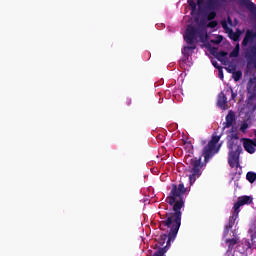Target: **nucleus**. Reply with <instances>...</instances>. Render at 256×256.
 Returning <instances> with one entry per match:
<instances>
[{"mask_svg": "<svg viewBox=\"0 0 256 256\" xmlns=\"http://www.w3.org/2000/svg\"><path fill=\"white\" fill-rule=\"evenodd\" d=\"M187 193V188L183 183H180L178 186L176 184L172 185V189L169 195L166 198V203L173 206V211L165 214V219L160 221L159 228L161 231H167V234L160 235L159 243L160 245H165L171 247V242L175 241L177 238V233L181 228V209L185 207V200H183V195Z\"/></svg>", "mask_w": 256, "mask_h": 256, "instance_id": "f257e3e1", "label": "nucleus"}, {"mask_svg": "<svg viewBox=\"0 0 256 256\" xmlns=\"http://www.w3.org/2000/svg\"><path fill=\"white\" fill-rule=\"evenodd\" d=\"M228 148V164L233 169L239 167V157L243 153V139L239 138L237 132H232L228 135L227 140Z\"/></svg>", "mask_w": 256, "mask_h": 256, "instance_id": "f03ea898", "label": "nucleus"}, {"mask_svg": "<svg viewBox=\"0 0 256 256\" xmlns=\"http://www.w3.org/2000/svg\"><path fill=\"white\" fill-rule=\"evenodd\" d=\"M197 37H199L201 43H206V41L209 39L207 30L203 28H196L192 25L188 26L184 34V41H186L188 45H193L195 44V41H197Z\"/></svg>", "mask_w": 256, "mask_h": 256, "instance_id": "7ed1b4c3", "label": "nucleus"}, {"mask_svg": "<svg viewBox=\"0 0 256 256\" xmlns=\"http://www.w3.org/2000/svg\"><path fill=\"white\" fill-rule=\"evenodd\" d=\"M219 141H221V136L213 135L208 144L203 148L202 156L204 157V163H209L219 153V147H217Z\"/></svg>", "mask_w": 256, "mask_h": 256, "instance_id": "20e7f679", "label": "nucleus"}, {"mask_svg": "<svg viewBox=\"0 0 256 256\" xmlns=\"http://www.w3.org/2000/svg\"><path fill=\"white\" fill-rule=\"evenodd\" d=\"M228 0H208L209 9H225ZM241 5H244L250 13H256V4L251 0H238Z\"/></svg>", "mask_w": 256, "mask_h": 256, "instance_id": "39448f33", "label": "nucleus"}, {"mask_svg": "<svg viewBox=\"0 0 256 256\" xmlns=\"http://www.w3.org/2000/svg\"><path fill=\"white\" fill-rule=\"evenodd\" d=\"M190 173H192L189 176L190 185L194 184L195 181H197V178L201 177V158H192L190 160Z\"/></svg>", "mask_w": 256, "mask_h": 256, "instance_id": "423d86ee", "label": "nucleus"}, {"mask_svg": "<svg viewBox=\"0 0 256 256\" xmlns=\"http://www.w3.org/2000/svg\"><path fill=\"white\" fill-rule=\"evenodd\" d=\"M251 203H253V197L251 196H240L238 197L237 202L234 204V211L236 213H239L241 210V207H243V205H251Z\"/></svg>", "mask_w": 256, "mask_h": 256, "instance_id": "0eeeda50", "label": "nucleus"}, {"mask_svg": "<svg viewBox=\"0 0 256 256\" xmlns=\"http://www.w3.org/2000/svg\"><path fill=\"white\" fill-rule=\"evenodd\" d=\"M226 245L228 246V253H231V251H233V249H235V247H237V249H239L241 247V240L239 238V236H237V234L234 235L233 238L230 239H226L225 240Z\"/></svg>", "mask_w": 256, "mask_h": 256, "instance_id": "6e6552de", "label": "nucleus"}, {"mask_svg": "<svg viewBox=\"0 0 256 256\" xmlns=\"http://www.w3.org/2000/svg\"><path fill=\"white\" fill-rule=\"evenodd\" d=\"M237 217H239V213L234 211L232 216L229 217L228 223L224 228L223 237H227V235H229V231L235 226V221H237Z\"/></svg>", "mask_w": 256, "mask_h": 256, "instance_id": "1a4fd4ad", "label": "nucleus"}, {"mask_svg": "<svg viewBox=\"0 0 256 256\" xmlns=\"http://www.w3.org/2000/svg\"><path fill=\"white\" fill-rule=\"evenodd\" d=\"M243 147L247 153H250V155H253L255 153L256 149V141L249 138H243Z\"/></svg>", "mask_w": 256, "mask_h": 256, "instance_id": "9d476101", "label": "nucleus"}, {"mask_svg": "<svg viewBox=\"0 0 256 256\" xmlns=\"http://www.w3.org/2000/svg\"><path fill=\"white\" fill-rule=\"evenodd\" d=\"M233 123H235V112L229 111L226 115V121L223 123V129H229V127H233Z\"/></svg>", "mask_w": 256, "mask_h": 256, "instance_id": "9b49d317", "label": "nucleus"}, {"mask_svg": "<svg viewBox=\"0 0 256 256\" xmlns=\"http://www.w3.org/2000/svg\"><path fill=\"white\" fill-rule=\"evenodd\" d=\"M217 104L221 107V109H225V106L227 105V96L225 95V93L221 92L218 95Z\"/></svg>", "mask_w": 256, "mask_h": 256, "instance_id": "f8f14e48", "label": "nucleus"}, {"mask_svg": "<svg viewBox=\"0 0 256 256\" xmlns=\"http://www.w3.org/2000/svg\"><path fill=\"white\" fill-rule=\"evenodd\" d=\"M240 245L242 249L238 248V251L241 253V255H244V253H247V251L252 248L251 242L249 240H245Z\"/></svg>", "mask_w": 256, "mask_h": 256, "instance_id": "ddd939ff", "label": "nucleus"}, {"mask_svg": "<svg viewBox=\"0 0 256 256\" xmlns=\"http://www.w3.org/2000/svg\"><path fill=\"white\" fill-rule=\"evenodd\" d=\"M207 7L211 11L207 14V20L213 21V19H215V17H217V12H215V11H219V9H222V8H218V9L209 8V1L207 2Z\"/></svg>", "mask_w": 256, "mask_h": 256, "instance_id": "4468645a", "label": "nucleus"}, {"mask_svg": "<svg viewBox=\"0 0 256 256\" xmlns=\"http://www.w3.org/2000/svg\"><path fill=\"white\" fill-rule=\"evenodd\" d=\"M215 59L220 61V63H223V65H226V63H227V52H225V51L218 52Z\"/></svg>", "mask_w": 256, "mask_h": 256, "instance_id": "2eb2a0df", "label": "nucleus"}, {"mask_svg": "<svg viewBox=\"0 0 256 256\" xmlns=\"http://www.w3.org/2000/svg\"><path fill=\"white\" fill-rule=\"evenodd\" d=\"M195 49H197V46H195V44H190V46H186L182 49V54L186 59H189V51H193Z\"/></svg>", "mask_w": 256, "mask_h": 256, "instance_id": "dca6fc26", "label": "nucleus"}, {"mask_svg": "<svg viewBox=\"0 0 256 256\" xmlns=\"http://www.w3.org/2000/svg\"><path fill=\"white\" fill-rule=\"evenodd\" d=\"M241 33L242 32L239 29H237L236 32L231 31L229 33V37H230V39H232V41L237 42V41H239V39L241 37Z\"/></svg>", "mask_w": 256, "mask_h": 256, "instance_id": "f3484780", "label": "nucleus"}, {"mask_svg": "<svg viewBox=\"0 0 256 256\" xmlns=\"http://www.w3.org/2000/svg\"><path fill=\"white\" fill-rule=\"evenodd\" d=\"M246 179L249 183H255L256 181V173L255 172H248L246 174Z\"/></svg>", "mask_w": 256, "mask_h": 256, "instance_id": "a211bd4d", "label": "nucleus"}, {"mask_svg": "<svg viewBox=\"0 0 256 256\" xmlns=\"http://www.w3.org/2000/svg\"><path fill=\"white\" fill-rule=\"evenodd\" d=\"M232 77L234 81H240L241 78L243 77V73L241 71H236L232 74Z\"/></svg>", "mask_w": 256, "mask_h": 256, "instance_id": "6ab92c4d", "label": "nucleus"}, {"mask_svg": "<svg viewBox=\"0 0 256 256\" xmlns=\"http://www.w3.org/2000/svg\"><path fill=\"white\" fill-rule=\"evenodd\" d=\"M167 248H160L156 252H154L153 256H163L167 253Z\"/></svg>", "mask_w": 256, "mask_h": 256, "instance_id": "aec40b11", "label": "nucleus"}, {"mask_svg": "<svg viewBox=\"0 0 256 256\" xmlns=\"http://www.w3.org/2000/svg\"><path fill=\"white\" fill-rule=\"evenodd\" d=\"M230 57H239V44L232 50Z\"/></svg>", "mask_w": 256, "mask_h": 256, "instance_id": "412c9836", "label": "nucleus"}, {"mask_svg": "<svg viewBox=\"0 0 256 256\" xmlns=\"http://www.w3.org/2000/svg\"><path fill=\"white\" fill-rule=\"evenodd\" d=\"M218 22L217 20H210V22L207 24V27L210 29H215V27H217Z\"/></svg>", "mask_w": 256, "mask_h": 256, "instance_id": "4be33fe9", "label": "nucleus"}, {"mask_svg": "<svg viewBox=\"0 0 256 256\" xmlns=\"http://www.w3.org/2000/svg\"><path fill=\"white\" fill-rule=\"evenodd\" d=\"M188 5L191 7L192 11H195L197 9V3H195V0H188Z\"/></svg>", "mask_w": 256, "mask_h": 256, "instance_id": "5701e85b", "label": "nucleus"}, {"mask_svg": "<svg viewBox=\"0 0 256 256\" xmlns=\"http://www.w3.org/2000/svg\"><path fill=\"white\" fill-rule=\"evenodd\" d=\"M223 41V36L218 35L216 40H211L214 45H219Z\"/></svg>", "mask_w": 256, "mask_h": 256, "instance_id": "b1692460", "label": "nucleus"}, {"mask_svg": "<svg viewBox=\"0 0 256 256\" xmlns=\"http://www.w3.org/2000/svg\"><path fill=\"white\" fill-rule=\"evenodd\" d=\"M247 129H249V124L247 122L242 123L240 126V131L242 133H245V131H247Z\"/></svg>", "mask_w": 256, "mask_h": 256, "instance_id": "393cba45", "label": "nucleus"}, {"mask_svg": "<svg viewBox=\"0 0 256 256\" xmlns=\"http://www.w3.org/2000/svg\"><path fill=\"white\" fill-rule=\"evenodd\" d=\"M229 93H231V99H232L233 101H235V98L237 97V93H235V92L233 91V88H230V90H227V91H226V94H227V95H229Z\"/></svg>", "mask_w": 256, "mask_h": 256, "instance_id": "a878e982", "label": "nucleus"}, {"mask_svg": "<svg viewBox=\"0 0 256 256\" xmlns=\"http://www.w3.org/2000/svg\"><path fill=\"white\" fill-rule=\"evenodd\" d=\"M210 53L211 55H213V57H217V55L219 54L218 48L212 47Z\"/></svg>", "mask_w": 256, "mask_h": 256, "instance_id": "bb28decb", "label": "nucleus"}, {"mask_svg": "<svg viewBox=\"0 0 256 256\" xmlns=\"http://www.w3.org/2000/svg\"><path fill=\"white\" fill-rule=\"evenodd\" d=\"M212 65L213 67H215V69H222L223 67L219 66V63H217V61H212Z\"/></svg>", "mask_w": 256, "mask_h": 256, "instance_id": "cd10ccee", "label": "nucleus"}, {"mask_svg": "<svg viewBox=\"0 0 256 256\" xmlns=\"http://www.w3.org/2000/svg\"><path fill=\"white\" fill-rule=\"evenodd\" d=\"M218 77L219 79H223V68L218 69Z\"/></svg>", "mask_w": 256, "mask_h": 256, "instance_id": "c85d7f7f", "label": "nucleus"}, {"mask_svg": "<svg viewBox=\"0 0 256 256\" xmlns=\"http://www.w3.org/2000/svg\"><path fill=\"white\" fill-rule=\"evenodd\" d=\"M203 3H205V0H197L198 7H201V5H203Z\"/></svg>", "mask_w": 256, "mask_h": 256, "instance_id": "c756f323", "label": "nucleus"}, {"mask_svg": "<svg viewBox=\"0 0 256 256\" xmlns=\"http://www.w3.org/2000/svg\"><path fill=\"white\" fill-rule=\"evenodd\" d=\"M255 239H256V233L253 232V233L251 234V241H252V243H253V241H255Z\"/></svg>", "mask_w": 256, "mask_h": 256, "instance_id": "7c9ffc66", "label": "nucleus"}, {"mask_svg": "<svg viewBox=\"0 0 256 256\" xmlns=\"http://www.w3.org/2000/svg\"><path fill=\"white\" fill-rule=\"evenodd\" d=\"M187 147H189V149H193V145H191V143H187Z\"/></svg>", "mask_w": 256, "mask_h": 256, "instance_id": "2f4dec72", "label": "nucleus"}, {"mask_svg": "<svg viewBox=\"0 0 256 256\" xmlns=\"http://www.w3.org/2000/svg\"><path fill=\"white\" fill-rule=\"evenodd\" d=\"M254 141L256 142V130H254Z\"/></svg>", "mask_w": 256, "mask_h": 256, "instance_id": "473e14b6", "label": "nucleus"}, {"mask_svg": "<svg viewBox=\"0 0 256 256\" xmlns=\"http://www.w3.org/2000/svg\"><path fill=\"white\" fill-rule=\"evenodd\" d=\"M226 27H227V24H223V28L226 29Z\"/></svg>", "mask_w": 256, "mask_h": 256, "instance_id": "72a5a7b5", "label": "nucleus"}, {"mask_svg": "<svg viewBox=\"0 0 256 256\" xmlns=\"http://www.w3.org/2000/svg\"><path fill=\"white\" fill-rule=\"evenodd\" d=\"M128 105H131V100H129Z\"/></svg>", "mask_w": 256, "mask_h": 256, "instance_id": "f704fd0d", "label": "nucleus"}, {"mask_svg": "<svg viewBox=\"0 0 256 256\" xmlns=\"http://www.w3.org/2000/svg\"><path fill=\"white\" fill-rule=\"evenodd\" d=\"M205 143H206L205 141H202V145H205Z\"/></svg>", "mask_w": 256, "mask_h": 256, "instance_id": "c9c22d12", "label": "nucleus"}]
</instances>
